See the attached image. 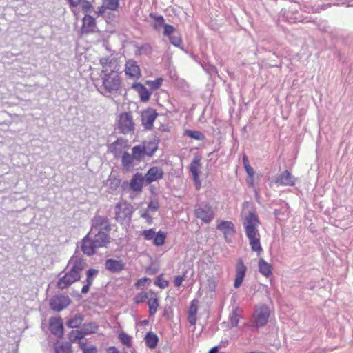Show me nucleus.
Listing matches in <instances>:
<instances>
[{
	"label": "nucleus",
	"instance_id": "nucleus-1",
	"mask_svg": "<svg viewBox=\"0 0 353 353\" xmlns=\"http://www.w3.org/2000/svg\"><path fill=\"white\" fill-rule=\"evenodd\" d=\"M259 223L258 216L251 212H249L243 221L245 234L249 240L251 249L253 252H256L258 256L263 252L260 241L261 236L257 229Z\"/></svg>",
	"mask_w": 353,
	"mask_h": 353
},
{
	"label": "nucleus",
	"instance_id": "nucleus-2",
	"mask_svg": "<svg viewBox=\"0 0 353 353\" xmlns=\"http://www.w3.org/2000/svg\"><path fill=\"white\" fill-rule=\"evenodd\" d=\"M102 89L105 93L114 94L119 92L122 87V79L118 70L112 69L108 64L102 65L101 73Z\"/></svg>",
	"mask_w": 353,
	"mask_h": 353
},
{
	"label": "nucleus",
	"instance_id": "nucleus-3",
	"mask_svg": "<svg viewBox=\"0 0 353 353\" xmlns=\"http://www.w3.org/2000/svg\"><path fill=\"white\" fill-rule=\"evenodd\" d=\"M110 242L109 234L90 232L82 240L81 250L87 256H92L97 248L105 247Z\"/></svg>",
	"mask_w": 353,
	"mask_h": 353
},
{
	"label": "nucleus",
	"instance_id": "nucleus-4",
	"mask_svg": "<svg viewBox=\"0 0 353 353\" xmlns=\"http://www.w3.org/2000/svg\"><path fill=\"white\" fill-rule=\"evenodd\" d=\"M134 207L126 201H119L115 205V219L121 224L129 223L131 221Z\"/></svg>",
	"mask_w": 353,
	"mask_h": 353
},
{
	"label": "nucleus",
	"instance_id": "nucleus-5",
	"mask_svg": "<svg viewBox=\"0 0 353 353\" xmlns=\"http://www.w3.org/2000/svg\"><path fill=\"white\" fill-rule=\"evenodd\" d=\"M271 311L269 307L265 304L255 307L251 322L256 327L266 325L270 317Z\"/></svg>",
	"mask_w": 353,
	"mask_h": 353
},
{
	"label": "nucleus",
	"instance_id": "nucleus-6",
	"mask_svg": "<svg viewBox=\"0 0 353 353\" xmlns=\"http://www.w3.org/2000/svg\"><path fill=\"white\" fill-rule=\"evenodd\" d=\"M194 215L197 219H201L205 223H210L214 218L212 207L208 203L196 205L194 208Z\"/></svg>",
	"mask_w": 353,
	"mask_h": 353
},
{
	"label": "nucleus",
	"instance_id": "nucleus-7",
	"mask_svg": "<svg viewBox=\"0 0 353 353\" xmlns=\"http://www.w3.org/2000/svg\"><path fill=\"white\" fill-rule=\"evenodd\" d=\"M117 128L121 133L128 134L134 130V122L131 112H123L117 120Z\"/></svg>",
	"mask_w": 353,
	"mask_h": 353
},
{
	"label": "nucleus",
	"instance_id": "nucleus-8",
	"mask_svg": "<svg viewBox=\"0 0 353 353\" xmlns=\"http://www.w3.org/2000/svg\"><path fill=\"white\" fill-rule=\"evenodd\" d=\"M85 267V261L79 256L74 255L68 261L66 270L73 274L77 278L81 279V273Z\"/></svg>",
	"mask_w": 353,
	"mask_h": 353
},
{
	"label": "nucleus",
	"instance_id": "nucleus-9",
	"mask_svg": "<svg viewBox=\"0 0 353 353\" xmlns=\"http://www.w3.org/2000/svg\"><path fill=\"white\" fill-rule=\"evenodd\" d=\"M92 223V232H101L109 234L111 230V225L107 217L95 216Z\"/></svg>",
	"mask_w": 353,
	"mask_h": 353
},
{
	"label": "nucleus",
	"instance_id": "nucleus-10",
	"mask_svg": "<svg viewBox=\"0 0 353 353\" xmlns=\"http://www.w3.org/2000/svg\"><path fill=\"white\" fill-rule=\"evenodd\" d=\"M124 72L125 76L132 80H138L141 76L139 66L132 59H129L125 62Z\"/></svg>",
	"mask_w": 353,
	"mask_h": 353
},
{
	"label": "nucleus",
	"instance_id": "nucleus-11",
	"mask_svg": "<svg viewBox=\"0 0 353 353\" xmlns=\"http://www.w3.org/2000/svg\"><path fill=\"white\" fill-rule=\"evenodd\" d=\"M201 158L200 156H195L190 165V170L192 174V178L196 186V188L199 190L201 188V182L199 179V175L201 173Z\"/></svg>",
	"mask_w": 353,
	"mask_h": 353
},
{
	"label": "nucleus",
	"instance_id": "nucleus-12",
	"mask_svg": "<svg viewBox=\"0 0 353 353\" xmlns=\"http://www.w3.org/2000/svg\"><path fill=\"white\" fill-rule=\"evenodd\" d=\"M247 267L241 258L238 259L235 267V279L234 282V288L237 289L242 285L245 277Z\"/></svg>",
	"mask_w": 353,
	"mask_h": 353
},
{
	"label": "nucleus",
	"instance_id": "nucleus-13",
	"mask_svg": "<svg viewBox=\"0 0 353 353\" xmlns=\"http://www.w3.org/2000/svg\"><path fill=\"white\" fill-rule=\"evenodd\" d=\"M71 303L70 299L67 296H56L50 301V305L52 310L60 312Z\"/></svg>",
	"mask_w": 353,
	"mask_h": 353
},
{
	"label": "nucleus",
	"instance_id": "nucleus-14",
	"mask_svg": "<svg viewBox=\"0 0 353 353\" xmlns=\"http://www.w3.org/2000/svg\"><path fill=\"white\" fill-rule=\"evenodd\" d=\"M158 114L156 110L152 108H148L141 114V120L143 125L148 130L152 128L154 122L157 119Z\"/></svg>",
	"mask_w": 353,
	"mask_h": 353
},
{
	"label": "nucleus",
	"instance_id": "nucleus-15",
	"mask_svg": "<svg viewBox=\"0 0 353 353\" xmlns=\"http://www.w3.org/2000/svg\"><path fill=\"white\" fill-rule=\"evenodd\" d=\"M164 172L161 168L157 166L151 167L145 174V181L147 184L159 181L163 177Z\"/></svg>",
	"mask_w": 353,
	"mask_h": 353
},
{
	"label": "nucleus",
	"instance_id": "nucleus-16",
	"mask_svg": "<svg viewBox=\"0 0 353 353\" xmlns=\"http://www.w3.org/2000/svg\"><path fill=\"white\" fill-rule=\"evenodd\" d=\"M216 223V228L223 233L225 239L229 241L228 236H233L236 232L234 223L230 221L221 220H218Z\"/></svg>",
	"mask_w": 353,
	"mask_h": 353
},
{
	"label": "nucleus",
	"instance_id": "nucleus-17",
	"mask_svg": "<svg viewBox=\"0 0 353 353\" xmlns=\"http://www.w3.org/2000/svg\"><path fill=\"white\" fill-rule=\"evenodd\" d=\"M80 279L77 278L73 274L70 273L66 270L64 275L59 278L57 281V286L60 290L68 288L74 283L79 281Z\"/></svg>",
	"mask_w": 353,
	"mask_h": 353
},
{
	"label": "nucleus",
	"instance_id": "nucleus-18",
	"mask_svg": "<svg viewBox=\"0 0 353 353\" xmlns=\"http://www.w3.org/2000/svg\"><path fill=\"white\" fill-rule=\"evenodd\" d=\"M275 183L278 186H293L295 185V178L288 170H285L276 176Z\"/></svg>",
	"mask_w": 353,
	"mask_h": 353
},
{
	"label": "nucleus",
	"instance_id": "nucleus-19",
	"mask_svg": "<svg viewBox=\"0 0 353 353\" xmlns=\"http://www.w3.org/2000/svg\"><path fill=\"white\" fill-rule=\"evenodd\" d=\"M49 328L51 332L58 337L63 334V324L61 317H53L50 319Z\"/></svg>",
	"mask_w": 353,
	"mask_h": 353
},
{
	"label": "nucleus",
	"instance_id": "nucleus-20",
	"mask_svg": "<svg viewBox=\"0 0 353 353\" xmlns=\"http://www.w3.org/2000/svg\"><path fill=\"white\" fill-rule=\"evenodd\" d=\"M97 28L95 19L89 15L86 14L83 19V24L81 28V32L82 34H89L94 32Z\"/></svg>",
	"mask_w": 353,
	"mask_h": 353
},
{
	"label": "nucleus",
	"instance_id": "nucleus-21",
	"mask_svg": "<svg viewBox=\"0 0 353 353\" xmlns=\"http://www.w3.org/2000/svg\"><path fill=\"white\" fill-rule=\"evenodd\" d=\"M145 178L141 173L137 172L134 174L130 182V188L135 192H141L143 189Z\"/></svg>",
	"mask_w": 353,
	"mask_h": 353
},
{
	"label": "nucleus",
	"instance_id": "nucleus-22",
	"mask_svg": "<svg viewBox=\"0 0 353 353\" xmlns=\"http://www.w3.org/2000/svg\"><path fill=\"white\" fill-rule=\"evenodd\" d=\"M199 300L194 299L190 304L188 310V321L191 325H194L197 321V312L199 307Z\"/></svg>",
	"mask_w": 353,
	"mask_h": 353
},
{
	"label": "nucleus",
	"instance_id": "nucleus-23",
	"mask_svg": "<svg viewBox=\"0 0 353 353\" xmlns=\"http://www.w3.org/2000/svg\"><path fill=\"white\" fill-rule=\"evenodd\" d=\"M132 88L139 94L142 102H147L151 96V92L141 83H134Z\"/></svg>",
	"mask_w": 353,
	"mask_h": 353
},
{
	"label": "nucleus",
	"instance_id": "nucleus-24",
	"mask_svg": "<svg viewBox=\"0 0 353 353\" xmlns=\"http://www.w3.org/2000/svg\"><path fill=\"white\" fill-rule=\"evenodd\" d=\"M128 147L127 141L122 139H117L109 145V151L115 157L120 154L123 149Z\"/></svg>",
	"mask_w": 353,
	"mask_h": 353
},
{
	"label": "nucleus",
	"instance_id": "nucleus-25",
	"mask_svg": "<svg viewBox=\"0 0 353 353\" xmlns=\"http://www.w3.org/2000/svg\"><path fill=\"white\" fill-rule=\"evenodd\" d=\"M105 268L111 272H119L124 269V264L120 260L110 259L105 261Z\"/></svg>",
	"mask_w": 353,
	"mask_h": 353
},
{
	"label": "nucleus",
	"instance_id": "nucleus-26",
	"mask_svg": "<svg viewBox=\"0 0 353 353\" xmlns=\"http://www.w3.org/2000/svg\"><path fill=\"white\" fill-rule=\"evenodd\" d=\"M135 160L134 157H133L132 154H130L127 152H125L121 157V164L122 166L126 170H130L134 167V161Z\"/></svg>",
	"mask_w": 353,
	"mask_h": 353
},
{
	"label": "nucleus",
	"instance_id": "nucleus-27",
	"mask_svg": "<svg viewBox=\"0 0 353 353\" xmlns=\"http://www.w3.org/2000/svg\"><path fill=\"white\" fill-rule=\"evenodd\" d=\"M243 312V309L239 307H236L233 309L232 312L230 316V321L232 327H237L239 320L242 316Z\"/></svg>",
	"mask_w": 353,
	"mask_h": 353
},
{
	"label": "nucleus",
	"instance_id": "nucleus-28",
	"mask_svg": "<svg viewBox=\"0 0 353 353\" xmlns=\"http://www.w3.org/2000/svg\"><path fill=\"white\" fill-rule=\"evenodd\" d=\"M148 305L149 307L150 316H154L156 314L159 305V300L156 294L152 293V296L148 299Z\"/></svg>",
	"mask_w": 353,
	"mask_h": 353
},
{
	"label": "nucleus",
	"instance_id": "nucleus-29",
	"mask_svg": "<svg viewBox=\"0 0 353 353\" xmlns=\"http://www.w3.org/2000/svg\"><path fill=\"white\" fill-rule=\"evenodd\" d=\"M144 148L145 156L152 157L158 148L157 143L154 141L143 142L141 144Z\"/></svg>",
	"mask_w": 353,
	"mask_h": 353
},
{
	"label": "nucleus",
	"instance_id": "nucleus-30",
	"mask_svg": "<svg viewBox=\"0 0 353 353\" xmlns=\"http://www.w3.org/2000/svg\"><path fill=\"white\" fill-rule=\"evenodd\" d=\"M259 272L265 276L268 277L272 274V265L265 261L263 259L259 261Z\"/></svg>",
	"mask_w": 353,
	"mask_h": 353
},
{
	"label": "nucleus",
	"instance_id": "nucleus-31",
	"mask_svg": "<svg viewBox=\"0 0 353 353\" xmlns=\"http://www.w3.org/2000/svg\"><path fill=\"white\" fill-rule=\"evenodd\" d=\"M55 353H71V345L69 343L57 342L54 344Z\"/></svg>",
	"mask_w": 353,
	"mask_h": 353
},
{
	"label": "nucleus",
	"instance_id": "nucleus-32",
	"mask_svg": "<svg viewBox=\"0 0 353 353\" xmlns=\"http://www.w3.org/2000/svg\"><path fill=\"white\" fill-rule=\"evenodd\" d=\"M132 154L135 159V161H141L145 156L144 152V148L141 144L134 146L132 149Z\"/></svg>",
	"mask_w": 353,
	"mask_h": 353
},
{
	"label": "nucleus",
	"instance_id": "nucleus-33",
	"mask_svg": "<svg viewBox=\"0 0 353 353\" xmlns=\"http://www.w3.org/2000/svg\"><path fill=\"white\" fill-rule=\"evenodd\" d=\"M158 342L157 336L152 333L148 332L145 336V343L147 346L150 349H154L157 347Z\"/></svg>",
	"mask_w": 353,
	"mask_h": 353
},
{
	"label": "nucleus",
	"instance_id": "nucleus-34",
	"mask_svg": "<svg viewBox=\"0 0 353 353\" xmlns=\"http://www.w3.org/2000/svg\"><path fill=\"white\" fill-rule=\"evenodd\" d=\"M167 234L164 231H159L156 233L153 239V244L157 247L161 246L165 244Z\"/></svg>",
	"mask_w": 353,
	"mask_h": 353
},
{
	"label": "nucleus",
	"instance_id": "nucleus-35",
	"mask_svg": "<svg viewBox=\"0 0 353 353\" xmlns=\"http://www.w3.org/2000/svg\"><path fill=\"white\" fill-rule=\"evenodd\" d=\"M83 321V316L81 315H77L69 319L67 322V325L71 328H77L82 324Z\"/></svg>",
	"mask_w": 353,
	"mask_h": 353
},
{
	"label": "nucleus",
	"instance_id": "nucleus-36",
	"mask_svg": "<svg viewBox=\"0 0 353 353\" xmlns=\"http://www.w3.org/2000/svg\"><path fill=\"white\" fill-rule=\"evenodd\" d=\"M119 6V0H103L102 8L116 11Z\"/></svg>",
	"mask_w": 353,
	"mask_h": 353
},
{
	"label": "nucleus",
	"instance_id": "nucleus-37",
	"mask_svg": "<svg viewBox=\"0 0 353 353\" xmlns=\"http://www.w3.org/2000/svg\"><path fill=\"white\" fill-rule=\"evenodd\" d=\"M118 337H119L120 342L123 345H124L125 346H126L128 348L132 347V339L127 333H125L124 332H121L119 334Z\"/></svg>",
	"mask_w": 353,
	"mask_h": 353
},
{
	"label": "nucleus",
	"instance_id": "nucleus-38",
	"mask_svg": "<svg viewBox=\"0 0 353 353\" xmlns=\"http://www.w3.org/2000/svg\"><path fill=\"white\" fill-rule=\"evenodd\" d=\"M79 346L80 349L82 350L83 353H97V347L93 345H88L83 341H79Z\"/></svg>",
	"mask_w": 353,
	"mask_h": 353
},
{
	"label": "nucleus",
	"instance_id": "nucleus-39",
	"mask_svg": "<svg viewBox=\"0 0 353 353\" xmlns=\"http://www.w3.org/2000/svg\"><path fill=\"white\" fill-rule=\"evenodd\" d=\"M150 16L154 19V23L152 26L155 30H159L160 28L164 27V26L165 25V20L163 16H157L153 14H150Z\"/></svg>",
	"mask_w": 353,
	"mask_h": 353
},
{
	"label": "nucleus",
	"instance_id": "nucleus-40",
	"mask_svg": "<svg viewBox=\"0 0 353 353\" xmlns=\"http://www.w3.org/2000/svg\"><path fill=\"white\" fill-rule=\"evenodd\" d=\"M99 328L98 325L96 323L90 322L88 323H86L83 325L82 330L85 332V334H90L95 333Z\"/></svg>",
	"mask_w": 353,
	"mask_h": 353
},
{
	"label": "nucleus",
	"instance_id": "nucleus-41",
	"mask_svg": "<svg viewBox=\"0 0 353 353\" xmlns=\"http://www.w3.org/2000/svg\"><path fill=\"white\" fill-rule=\"evenodd\" d=\"M86 334L83 332V330H72L70 333V340L71 342H74L75 341L78 339H83Z\"/></svg>",
	"mask_w": 353,
	"mask_h": 353
},
{
	"label": "nucleus",
	"instance_id": "nucleus-42",
	"mask_svg": "<svg viewBox=\"0 0 353 353\" xmlns=\"http://www.w3.org/2000/svg\"><path fill=\"white\" fill-rule=\"evenodd\" d=\"M186 134L189 137L196 140H203L205 138L203 134L199 131L188 130L186 131Z\"/></svg>",
	"mask_w": 353,
	"mask_h": 353
},
{
	"label": "nucleus",
	"instance_id": "nucleus-43",
	"mask_svg": "<svg viewBox=\"0 0 353 353\" xmlns=\"http://www.w3.org/2000/svg\"><path fill=\"white\" fill-rule=\"evenodd\" d=\"M162 82L163 79L158 78L154 81H147L146 84L150 86L152 89L157 90L161 86Z\"/></svg>",
	"mask_w": 353,
	"mask_h": 353
},
{
	"label": "nucleus",
	"instance_id": "nucleus-44",
	"mask_svg": "<svg viewBox=\"0 0 353 353\" xmlns=\"http://www.w3.org/2000/svg\"><path fill=\"white\" fill-rule=\"evenodd\" d=\"M98 273V270L95 269H89L86 272V282L88 283V285H92L94 276H95Z\"/></svg>",
	"mask_w": 353,
	"mask_h": 353
},
{
	"label": "nucleus",
	"instance_id": "nucleus-45",
	"mask_svg": "<svg viewBox=\"0 0 353 353\" xmlns=\"http://www.w3.org/2000/svg\"><path fill=\"white\" fill-rule=\"evenodd\" d=\"M148 298V294L147 292H142L137 294L134 298V303L136 304H139L143 303Z\"/></svg>",
	"mask_w": 353,
	"mask_h": 353
},
{
	"label": "nucleus",
	"instance_id": "nucleus-46",
	"mask_svg": "<svg viewBox=\"0 0 353 353\" xmlns=\"http://www.w3.org/2000/svg\"><path fill=\"white\" fill-rule=\"evenodd\" d=\"M155 234L156 232L153 229L145 230L142 232L144 239L147 241L153 240Z\"/></svg>",
	"mask_w": 353,
	"mask_h": 353
},
{
	"label": "nucleus",
	"instance_id": "nucleus-47",
	"mask_svg": "<svg viewBox=\"0 0 353 353\" xmlns=\"http://www.w3.org/2000/svg\"><path fill=\"white\" fill-rule=\"evenodd\" d=\"M81 0H68L70 3L71 11L74 13L75 16L79 14V12L77 11V6L80 4Z\"/></svg>",
	"mask_w": 353,
	"mask_h": 353
},
{
	"label": "nucleus",
	"instance_id": "nucleus-48",
	"mask_svg": "<svg viewBox=\"0 0 353 353\" xmlns=\"http://www.w3.org/2000/svg\"><path fill=\"white\" fill-rule=\"evenodd\" d=\"M186 272H183L182 275H177L174 277V285L175 287L179 288L181 285L183 281L185 280Z\"/></svg>",
	"mask_w": 353,
	"mask_h": 353
},
{
	"label": "nucleus",
	"instance_id": "nucleus-49",
	"mask_svg": "<svg viewBox=\"0 0 353 353\" xmlns=\"http://www.w3.org/2000/svg\"><path fill=\"white\" fill-rule=\"evenodd\" d=\"M155 285L163 289L168 286L169 283L165 279L159 276L154 282Z\"/></svg>",
	"mask_w": 353,
	"mask_h": 353
},
{
	"label": "nucleus",
	"instance_id": "nucleus-50",
	"mask_svg": "<svg viewBox=\"0 0 353 353\" xmlns=\"http://www.w3.org/2000/svg\"><path fill=\"white\" fill-rule=\"evenodd\" d=\"M169 39L170 43L176 47H179L182 43V39L180 37L172 35L170 36Z\"/></svg>",
	"mask_w": 353,
	"mask_h": 353
},
{
	"label": "nucleus",
	"instance_id": "nucleus-51",
	"mask_svg": "<svg viewBox=\"0 0 353 353\" xmlns=\"http://www.w3.org/2000/svg\"><path fill=\"white\" fill-rule=\"evenodd\" d=\"M81 8L84 12H88L92 8V5L88 0H81Z\"/></svg>",
	"mask_w": 353,
	"mask_h": 353
},
{
	"label": "nucleus",
	"instance_id": "nucleus-52",
	"mask_svg": "<svg viewBox=\"0 0 353 353\" xmlns=\"http://www.w3.org/2000/svg\"><path fill=\"white\" fill-rule=\"evenodd\" d=\"M163 29H164V34L169 37L170 36H172V34L174 32V28L172 26V25H169V24H166L163 27Z\"/></svg>",
	"mask_w": 353,
	"mask_h": 353
},
{
	"label": "nucleus",
	"instance_id": "nucleus-53",
	"mask_svg": "<svg viewBox=\"0 0 353 353\" xmlns=\"http://www.w3.org/2000/svg\"><path fill=\"white\" fill-rule=\"evenodd\" d=\"M159 208V203L157 201H152L148 203V209L151 211H156Z\"/></svg>",
	"mask_w": 353,
	"mask_h": 353
},
{
	"label": "nucleus",
	"instance_id": "nucleus-54",
	"mask_svg": "<svg viewBox=\"0 0 353 353\" xmlns=\"http://www.w3.org/2000/svg\"><path fill=\"white\" fill-rule=\"evenodd\" d=\"M245 170L246 171V173L250 178H253L254 175V170L252 167L250 166V165H247L246 167H245Z\"/></svg>",
	"mask_w": 353,
	"mask_h": 353
},
{
	"label": "nucleus",
	"instance_id": "nucleus-55",
	"mask_svg": "<svg viewBox=\"0 0 353 353\" xmlns=\"http://www.w3.org/2000/svg\"><path fill=\"white\" fill-rule=\"evenodd\" d=\"M208 288L211 291H214L216 287V283L214 280H208Z\"/></svg>",
	"mask_w": 353,
	"mask_h": 353
},
{
	"label": "nucleus",
	"instance_id": "nucleus-56",
	"mask_svg": "<svg viewBox=\"0 0 353 353\" xmlns=\"http://www.w3.org/2000/svg\"><path fill=\"white\" fill-rule=\"evenodd\" d=\"M105 353H121V352L119 351V350L116 347L111 346V347H109L106 350Z\"/></svg>",
	"mask_w": 353,
	"mask_h": 353
},
{
	"label": "nucleus",
	"instance_id": "nucleus-57",
	"mask_svg": "<svg viewBox=\"0 0 353 353\" xmlns=\"http://www.w3.org/2000/svg\"><path fill=\"white\" fill-rule=\"evenodd\" d=\"M146 281H147V278L140 279L135 283V286L138 288L139 286L143 285L145 284V283L146 282Z\"/></svg>",
	"mask_w": 353,
	"mask_h": 353
},
{
	"label": "nucleus",
	"instance_id": "nucleus-58",
	"mask_svg": "<svg viewBox=\"0 0 353 353\" xmlns=\"http://www.w3.org/2000/svg\"><path fill=\"white\" fill-rule=\"evenodd\" d=\"M90 285H88V283H87L86 285L83 286V288L81 289V292L83 294H86L89 291Z\"/></svg>",
	"mask_w": 353,
	"mask_h": 353
},
{
	"label": "nucleus",
	"instance_id": "nucleus-59",
	"mask_svg": "<svg viewBox=\"0 0 353 353\" xmlns=\"http://www.w3.org/2000/svg\"><path fill=\"white\" fill-rule=\"evenodd\" d=\"M208 353H224V352H219V346H214L210 350Z\"/></svg>",
	"mask_w": 353,
	"mask_h": 353
},
{
	"label": "nucleus",
	"instance_id": "nucleus-60",
	"mask_svg": "<svg viewBox=\"0 0 353 353\" xmlns=\"http://www.w3.org/2000/svg\"><path fill=\"white\" fill-rule=\"evenodd\" d=\"M243 162L244 168L246 167L247 165H250L248 159L246 155H244L243 157Z\"/></svg>",
	"mask_w": 353,
	"mask_h": 353
},
{
	"label": "nucleus",
	"instance_id": "nucleus-61",
	"mask_svg": "<svg viewBox=\"0 0 353 353\" xmlns=\"http://www.w3.org/2000/svg\"><path fill=\"white\" fill-rule=\"evenodd\" d=\"M141 216L145 219H150V216L146 212L143 213Z\"/></svg>",
	"mask_w": 353,
	"mask_h": 353
},
{
	"label": "nucleus",
	"instance_id": "nucleus-62",
	"mask_svg": "<svg viewBox=\"0 0 353 353\" xmlns=\"http://www.w3.org/2000/svg\"><path fill=\"white\" fill-rule=\"evenodd\" d=\"M248 183L252 187L254 185V179H253V178H250V180L248 181Z\"/></svg>",
	"mask_w": 353,
	"mask_h": 353
},
{
	"label": "nucleus",
	"instance_id": "nucleus-63",
	"mask_svg": "<svg viewBox=\"0 0 353 353\" xmlns=\"http://www.w3.org/2000/svg\"><path fill=\"white\" fill-rule=\"evenodd\" d=\"M107 8H102V6L99 8V10L98 12V14H102L105 12V10H106Z\"/></svg>",
	"mask_w": 353,
	"mask_h": 353
}]
</instances>
